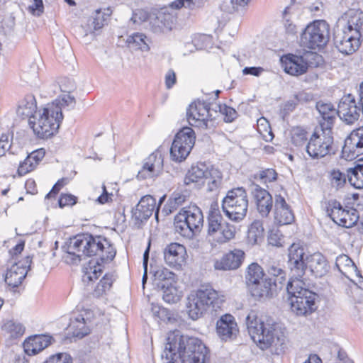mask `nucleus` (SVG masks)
Returning a JSON list of instances; mask_svg holds the SVG:
<instances>
[{
  "mask_svg": "<svg viewBox=\"0 0 363 363\" xmlns=\"http://www.w3.org/2000/svg\"><path fill=\"white\" fill-rule=\"evenodd\" d=\"M67 262L76 264L82 260V257H96V261L90 260L86 275L89 281L97 279L103 272L104 264L113 260L116 249L111 241L102 235H93L90 233L79 234L71 240L67 246Z\"/></svg>",
  "mask_w": 363,
  "mask_h": 363,
  "instance_id": "obj_1",
  "label": "nucleus"
},
{
  "mask_svg": "<svg viewBox=\"0 0 363 363\" xmlns=\"http://www.w3.org/2000/svg\"><path fill=\"white\" fill-rule=\"evenodd\" d=\"M245 320L250 335L262 350L272 345H281L284 343V333L273 318L267 316L258 318L256 313L252 311Z\"/></svg>",
  "mask_w": 363,
  "mask_h": 363,
  "instance_id": "obj_2",
  "label": "nucleus"
},
{
  "mask_svg": "<svg viewBox=\"0 0 363 363\" xmlns=\"http://www.w3.org/2000/svg\"><path fill=\"white\" fill-rule=\"evenodd\" d=\"M286 291L289 294L291 309L298 315L311 314L317 308L319 296L308 289L303 280L288 281Z\"/></svg>",
  "mask_w": 363,
  "mask_h": 363,
  "instance_id": "obj_3",
  "label": "nucleus"
},
{
  "mask_svg": "<svg viewBox=\"0 0 363 363\" xmlns=\"http://www.w3.org/2000/svg\"><path fill=\"white\" fill-rule=\"evenodd\" d=\"M199 338L184 335L181 331L176 330L168 333L162 358L165 363H174L180 359L182 363H191L189 353L191 349L196 347Z\"/></svg>",
  "mask_w": 363,
  "mask_h": 363,
  "instance_id": "obj_4",
  "label": "nucleus"
},
{
  "mask_svg": "<svg viewBox=\"0 0 363 363\" xmlns=\"http://www.w3.org/2000/svg\"><path fill=\"white\" fill-rule=\"evenodd\" d=\"M286 275L282 268L274 265L269 267L267 274L249 289L252 296L261 300L276 296L285 285Z\"/></svg>",
  "mask_w": 363,
  "mask_h": 363,
  "instance_id": "obj_5",
  "label": "nucleus"
},
{
  "mask_svg": "<svg viewBox=\"0 0 363 363\" xmlns=\"http://www.w3.org/2000/svg\"><path fill=\"white\" fill-rule=\"evenodd\" d=\"M201 209L195 204L183 207L174 217L176 231L182 236L191 239L199 233L203 225Z\"/></svg>",
  "mask_w": 363,
  "mask_h": 363,
  "instance_id": "obj_6",
  "label": "nucleus"
},
{
  "mask_svg": "<svg viewBox=\"0 0 363 363\" xmlns=\"http://www.w3.org/2000/svg\"><path fill=\"white\" fill-rule=\"evenodd\" d=\"M62 119V108L57 104H48L39 113L38 121H30V125L38 138L45 139L57 132Z\"/></svg>",
  "mask_w": 363,
  "mask_h": 363,
  "instance_id": "obj_7",
  "label": "nucleus"
},
{
  "mask_svg": "<svg viewBox=\"0 0 363 363\" xmlns=\"http://www.w3.org/2000/svg\"><path fill=\"white\" fill-rule=\"evenodd\" d=\"M223 211L231 220L239 222L246 216L248 208V197L243 187L229 190L222 200Z\"/></svg>",
  "mask_w": 363,
  "mask_h": 363,
  "instance_id": "obj_8",
  "label": "nucleus"
},
{
  "mask_svg": "<svg viewBox=\"0 0 363 363\" xmlns=\"http://www.w3.org/2000/svg\"><path fill=\"white\" fill-rule=\"evenodd\" d=\"M218 116L216 108L210 103L197 100L191 103L186 110V118L191 126L204 129L216 126V120Z\"/></svg>",
  "mask_w": 363,
  "mask_h": 363,
  "instance_id": "obj_9",
  "label": "nucleus"
},
{
  "mask_svg": "<svg viewBox=\"0 0 363 363\" xmlns=\"http://www.w3.org/2000/svg\"><path fill=\"white\" fill-rule=\"evenodd\" d=\"M330 38V25L325 20L309 23L301 34V44L311 50L321 49Z\"/></svg>",
  "mask_w": 363,
  "mask_h": 363,
  "instance_id": "obj_10",
  "label": "nucleus"
},
{
  "mask_svg": "<svg viewBox=\"0 0 363 363\" xmlns=\"http://www.w3.org/2000/svg\"><path fill=\"white\" fill-rule=\"evenodd\" d=\"M333 143V131L315 128L306 145V150L312 159H320L335 153Z\"/></svg>",
  "mask_w": 363,
  "mask_h": 363,
  "instance_id": "obj_11",
  "label": "nucleus"
},
{
  "mask_svg": "<svg viewBox=\"0 0 363 363\" xmlns=\"http://www.w3.org/2000/svg\"><path fill=\"white\" fill-rule=\"evenodd\" d=\"M321 56L316 52L305 51L302 55L287 54L281 57L282 67L286 73L299 76L305 74L309 67H317Z\"/></svg>",
  "mask_w": 363,
  "mask_h": 363,
  "instance_id": "obj_12",
  "label": "nucleus"
},
{
  "mask_svg": "<svg viewBox=\"0 0 363 363\" xmlns=\"http://www.w3.org/2000/svg\"><path fill=\"white\" fill-rule=\"evenodd\" d=\"M321 207L326 216L335 223L346 228L353 227L359 218V211L357 209L351 208L345 210L336 199L321 201Z\"/></svg>",
  "mask_w": 363,
  "mask_h": 363,
  "instance_id": "obj_13",
  "label": "nucleus"
},
{
  "mask_svg": "<svg viewBox=\"0 0 363 363\" xmlns=\"http://www.w3.org/2000/svg\"><path fill=\"white\" fill-rule=\"evenodd\" d=\"M208 234L213 235L217 232L221 234L217 238L219 243H225L233 239L235 233V228L227 222H223L218 202L214 201L211 204L208 216Z\"/></svg>",
  "mask_w": 363,
  "mask_h": 363,
  "instance_id": "obj_14",
  "label": "nucleus"
},
{
  "mask_svg": "<svg viewBox=\"0 0 363 363\" xmlns=\"http://www.w3.org/2000/svg\"><path fill=\"white\" fill-rule=\"evenodd\" d=\"M196 136L190 127H183L174 136L170 148L173 161L181 162L186 160L195 143Z\"/></svg>",
  "mask_w": 363,
  "mask_h": 363,
  "instance_id": "obj_15",
  "label": "nucleus"
},
{
  "mask_svg": "<svg viewBox=\"0 0 363 363\" xmlns=\"http://www.w3.org/2000/svg\"><path fill=\"white\" fill-rule=\"evenodd\" d=\"M333 40L337 50L345 55H352L360 46V38L345 30V26L342 24L335 26Z\"/></svg>",
  "mask_w": 363,
  "mask_h": 363,
  "instance_id": "obj_16",
  "label": "nucleus"
},
{
  "mask_svg": "<svg viewBox=\"0 0 363 363\" xmlns=\"http://www.w3.org/2000/svg\"><path fill=\"white\" fill-rule=\"evenodd\" d=\"M305 252L303 247L293 243L288 250V267L291 272L289 281L303 280L307 269V261L304 259Z\"/></svg>",
  "mask_w": 363,
  "mask_h": 363,
  "instance_id": "obj_17",
  "label": "nucleus"
},
{
  "mask_svg": "<svg viewBox=\"0 0 363 363\" xmlns=\"http://www.w3.org/2000/svg\"><path fill=\"white\" fill-rule=\"evenodd\" d=\"M315 108L319 116L317 117L318 125L315 128L333 131L337 117L339 116V108H335L331 102L320 100L316 102Z\"/></svg>",
  "mask_w": 363,
  "mask_h": 363,
  "instance_id": "obj_18",
  "label": "nucleus"
},
{
  "mask_svg": "<svg viewBox=\"0 0 363 363\" xmlns=\"http://www.w3.org/2000/svg\"><path fill=\"white\" fill-rule=\"evenodd\" d=\"M32 257H26L23 259L13 264L7 269L4 281L11 289L18 287L26 278L31 267Z\"/></svg>",
  "mask_w": 363,
  "mask_h": 363,
  "instance_id": "obj_19",
  "label": "nucleus"
},
{
  "mask_svg": "<svg viewBox=\"0 0 363 363\" xmlns=\"http://www.w3.org/2000/svg\"><path fill=\"white\" fill-rule=\"evenodd\" d=\"M163 162L164 159L160 151L153 152L144 160L142 168L138 172L137 179L143 180L159 177L163 172Z\"/></svg>",
  "mask_w": 363,
  "mask_h": 363,
  "instance_id": "obj_20",
  "label": "nucleus"
},
{
  "mask_svg": "<svg viewBox=\"0 0 363 363\" xmlns=\"http://www.w3.org/2000/svg\"><path fill=\"white\" fill-rule=\"evenodd\" d=\"M342 153L347 160H353L363 155V126L352 131L345 138Z\"/></svg>",
  "mask_w": 363,
  "mask_h": 363,
  "instance_id": "obj_21",
  "label": "nucleus"
},
{
  "mask_svg": "<svg viewBox=\"0 0 363 363\" xmlns=\"http://www.w3.org/2000/svg\"><path fill=\"white\" fill-rule=\"evenodd\" d=\"M361 106L352 94L344 96L339 103V116L347 124H353L359 116Z\"/></svg>",
  "mask_w": 363,
  "mask_h": 363,
  "instance_id": "obj_22",
  "label": "nucleus"
},
{
  "mask_svg": "<svg viewBox=\"0 0 363 363\" xmlns=\"http://www.w3.org/2000/svg\"><path fill=\"white\" fill-rule=\"evenodd\" d=\"M165 262L170 267L180 268L186 261V247L179 243L172 242L163 250Z\"/></svg>",
  "mask_w": 363,
  "mask_h": 363,
  "instance_id": "obj_23",
  "label": "nucleus"
},
{
  "mask_svg": "<svg viewBox=\"0 0 363 363\" xmlns=\"http://www.w3.org/2000/svg\"><path fill=\"white\" fill-rule=\"evenodd\" d=\"M238 328L234 317L230 314L222 315L216 323V333L225 342L236 338Z\"/></svg>",
  "mask_w": 363,
  "mask_h": 363,
  "instance_id": "obj_24",
  "label": "nucleus"
},
{
  "mask_svg": "<svg viewBox=\"0 0 363 363\" xmlns=\"http://www.w3.org/2000/svg\"><path fill=\"white\" fill-rule=\"evenodd\" d=\"M252 194L257 209L262 217H267L273 207V198L269 192L257 184H253Z\"/></svg>",
  "mask_w": 363,
  "mask_h": 363,
  "instance_id": "obj_25",
  "label": "nucleus"
},
{
  "mask_svg": "<svg viewBox=\"0 0 363 363\" xmlns=\"http://www.w3.org/2000/svg\"><path fill=\"white\" fill-rule=\"evenodd\" d=\"M245 259V252L234 249L225 254L220 259L214 262V268L217 270H234L240 267Z\"/></svg>",
  "mask_w": 363,
  "mask_h": 363,
  "instance_id": "obj_26",
  "label": "nucleus"
},
{
  "mask_svg": "<svg viewBox=\"0 0 363 363\" xmlns=\"http://www.w3.org/2000/svg\"><path fill=\"white\" fill-rule=\"evenodd\" d=\"M274 220L279 225L291 224L295 217L285 199L280 194L274 197Z\"/></svg>",
  "mask_w": 363,
  "mask_h": 363,
  "instance_id": "obj_27",
  "label": "nucleus"
},
{
  "mask_svg": "<svg viewBox=\"0 0 363 363\" xmlns=\"http://www.w3.org/2000/svg\"><path fill=\"white\" fill-rule=\"evenodd\" d=\"M52 342H54V338L51 335H35L24 341V351L28 355H35L50 345Z\"/></svg>",
  "mask_w": 363,
  "mask_h": 363,
  "instance_id": "obj_28",
  "label": "nucleus"
},
{
  "mask_svg": "<svg viewBox=\"0 0 363 363\" xmlns=\"http://www.w3.org/2000/svg\"><path fill=\"white\" fill-rule=\"evenodd\" d=\"M196 292L208 310L216 311L221 308L224 302L223 297L220 296L218 292L210 285H201Z\"/></svg>",
  "mask_w": 363,
  "mask_h": 363,
  "instance_id": "obj_29",
  "label": "nucleus"
},
{
  "mask_svg": "<svg viewBox=\"0 0 363 363\" xmlns=\"http://www.w3.org/2000/svg\"><path fill=\"white\" fill-rule=\"evenodd\" d=\"M152 258V262H153ZM150 273L154 277V284L160 289H167L175 284V274L164 267H158L150 263Z\"/></svg>",
  "mask_w": 363,
  "mask_h": 363,
  "instance_id": "obj_30",
  "label": "nucleus"
},
{
  "mask_svg": "<svg viewBox=\"0 0 363 363\" xmlns=\"http://www.w3.org/2000/svg\"><path fill=\"white\" fill-rule=\"evenodd\" d=\"M155 205V199L152 196H143L132 210V217L138 223L147 220L152 215Z\"/></svg>",
  "mask_w": 363,
  "mask_h": 363,
  "instance_id": "obj_31",
  "label": "nucleus"
},
{
  "mask_svg": "<svg viewBox=\"0 0 363 363\" xmlns=\"http://www.w3.org/2000/svg\"><path fill=\"white\" fill-rule=\"evenodd\" d=\"M307 268L315 277H323L330 269L326 257L320 252H315L306 257Z\"/></svg>",
  "mask_w": 363,
  "mask_h": 363,
  "instance_id": "obj_32",
  "label": "nucleus"
},
{
  "mask_svg": "<svg viewBox=\"0 0 363 363\" xmlns=\"http://www.w3.org/2000/svg\"><path fill=\"white\" fill-rule=\"evenodd\" d=\"M186 308L189 316L194 320H198L208 311L196 291L188 296Z\"/></svg>",
  "mask_w": 363,
  "mask_h": 363,
  "instance_id": "obj_33",
  "label": "nucleus"
},
{
  "mask_svg": "<svg viewBox=\"0 0 363 363\" xmlns=\"http://www.w3.org/2000/svg\"><path fill=\"white\" fill-rule=\"evenodd\" d=\"M45 155L44 149L40 148L30 153L23 162H21L18 168V174L23 176L33 170L39 162L43 159Z\"/></svg>",
  "mask_w": 363,
  "mask_h": 363,
  "instance_id": "obj_34",
  "label": "nucleus"
},
{
  "mask_svg": "<svg viewBox=\"0 0 363 363\" xmlns=\"http://www.w3.org/2000/svg\"><path fill=\"white\" fill-rule=\"evenodd\" d=\"M207 167L204 163L192 165L184 178V184L186 186L194 184L196 186L205 177Z\"/></svg>",
  "mask_w": 363,
  "mask_h": 363,
  "instance_id": "obj_35",
  "label": "nucleus"
},
{
  "mask_svg": "<svg viewBox=\"0 0 363 363\" xmlns=\"http://www.w3.org/2000/svg\"><path fill=\"white\" fill-rule=\"evenodd\" d=\"M336 24L345 26V30L351 32L359 38L363 36V13L362 12L350 16L347 21L344 19L339 20Z\"/></svg>",
  "mask_w": 363,
  "mask_h": 363,
  "instance_id": "obj_36",
  "label": "nucleus"
},
{
  "mask_svg": "<svg viewBox=\"0 0 363 363\" xmlns=\"http://www.w3.org/2000/svg\"><path fill=\"white\" fill-rule=\"evenodd\" d=\"M204 179L208 181L207 191L217 192L222 185L223 174L220 169L212 167L206 169Z\"/></svg>",
  "mask_w": 363,
  "mask_h": 363,
  "instance_id": "obj_37",
  "label": "nucleus"
},
{
  "mask_svg": "<svg viewBox=\"0 0 363 363\" xmlns=\"http://www.w3.org/2000/svg\"><path fill=\"white\" fill-rule=\"evenodd\" d=\"M347 179L354 188L363 189V158L357 160L354 167L347 169Z\"/></svg>",
  "mask_w": 363,
  "mask_h": 363,
  "instance_id": "obj_38",
  "label": "nucleus"
},
{
  "mask_svg": "<svg viewBox=\"0 0 363 363\" xmlns=\"http://www.w3.org/2000/svg\"><path fill=\"white\" fill-rule=\"evenodd\" d=\"M176 19L174 15L166 11H160L154 20L153 26L158 28L162 33L170 31L176 23Z\"/></svg>",
  "mask_w": 363,
  "mask_h": 363,
  "instance_id": "obj_39",
  "label": "nucleus"
},
{
  "mask_svg": "<svg viewBox=\"0 0 363 363\" xmlns=\"http://www.w3.org/2000/svg\"><path fill=\"white\" fill-rule=\"evenodd\" d=\"M189 355L191 363H208L210 359L208 347L199 339V342H196V347L191 349Z\"/></svg>",
  "mask_w": 363,
  "mask_h": 363,
  "instance_id": "obj_40",
  "label": "nucleus"
},
{
  "mask_svg": "<svg viewBox=\"0 0 363 363\" xmlns=\"http://www.w3.org/2000/svg\"><path fill=\"white\" fill-rule=\"evenodd\" d=\"M263 237L264 228L262 223L259 220H255L250 225L247 230V242L252 245H256L263 239Z\"/></svg>",
  "mask_w": 363,
  "mask_h": 363,
  "instance_id": "obj_41",
  "label": "nucleus"
},
{
  "mask_svg": "<svg viewBox=\"0 0 363 363\" xmlns=\"http://www.w3.org/2000/svg\"><path fill=\"white\" fill-rule=\"evenodd\" d=\"M266 275L262 267L257 263H252L250 264L245 275V280L249 289L251 288L252 285L255 284L257 281L262 279V277Z\"/></svg>",
  "mask_w": 363,
  "mask_h": 363,
  "instance_id": "obj_42",
  "label": "nucleus"
},
{
  "mask_svg": "<svg viewBox=\"0 0 363 363\" xmlns=\"http://www.w3.org/2000/svg\"><path fill=\"white\" fill-rule=\"evenodd\" d=\"M69 328L72 335L78 338H82L90 333V329L86 326L82 315H78L74 320H72Z\"/></svg>",
  "mask_w": 363,
  "mask_h": 363,
  "instance_id": "obj_43",
  "label": "nucleus"
},
{
  "mask_svg": "<svg viewBox=\"0 0 363 363\" xmlns=\"http://www.w3.org/2000/svg\"><path fill=\"white\" fill-rule=\"evenodd\" d=\"M1 329L11 339H18L25 333V327L21 323L11 320L6 321Z\"/></svg>",
  "mask_w": 363,
  "mask_h": 363,
  "instance_id": "obj_44",
  "label": "nucleus"
},
{
  "mask_svg": "<svg viewBox=\"0 0 363 363\" xmlns=\"http://www.w3.org/2000/svg\"><path fill=\"white\" fill-rule=\"evenodd\" d=\"M146 35L140 33H135L129 35L126 40V43L130 49L141 50L142 51H147L150 47L145 41Z\"/></svg>",
  "mask_w": 363,
  "mask_h": 363,
  "instance_id": "obj_45",
  "label": "nucleus"
},
{
  "mask_svg": "<svg viewBox=\"0 0 363 363\" xmlns=\"http://www.w3.org/2000/svg\"><path fill=\"white\" fill-rule=\"evenodd\" d=\"M37 105L35 97L33 95H28L21 101L18 106V112L26 117H34L36 113Z\"/></svg>",
  "mask_w": 363,
  "mask_h": 363,
  "instance_id": "obj_46",
  "label": "nucleus"
},
{
  "mask_svg": "<svg viewBox=\"0 0 363 363\" xmlns=\"http://www.w3.org/2000/svg\"><path fill=\"white\" fill-rule=\"evenodd\" d=\"M115 280L113 273H106L96 285L93 294L96 297H100L107 291H109Z\"/></svg>",
  "mask_w": 363,
  "mask_h": 363,
  "instance_id": "obj_47",
  "label": "nucleus"
},
{
  "mask_svg": "<svg viewBox=\"0 0 363 363\" xmlns=\"http://www.w3.org/2000/svg\"><path fill=\"white\" fill-rule=\"evenodd\" d=\"M208 0H175L170 4L174 9L186 8L191 11H196L203 8Z\"/></svg>",
  "mask_w": 363,
  "mask_h": 363,
  "instance_id": "obj_48",
  "label": "nucleus"
},
{
  "mask_svg": "<svg viewBox=\"0 0 363 363\" xmlns=\"http://www.w3.org/2000/svg\"><path fill=\"white\" fill-rule=\"evenodd\" d=\"M291 140L293 145L296 147H303L308 143V133L301 127H296L292 129Z\"/></svg>",
  "mask_w": 363,
  "mask_h": 363,
  "instance_id": "obj_49",
  "label": "nucleus"
},
{
  "mask_svg": "<svg viewBox=\"0 0 363 363\" xmlns=\"http://www.w3.org/2000/svg\"><path fill=\"white\" fill-rule=\"evenodd\" d=\"M186 200V196L179 193H174L168 199L167 203L163 208V211H165L167 214L172 213L179 206L182 205Z\"/></svg>",
  "mask_w": 363,
  "mask_h": 363,
  "instance_id": "obj_50",
  "label": "nucleus"
},
{
  "mask_svg": "<svg viewBox=\"0 0 363 363\" xmlns=\"http://www.w3.org/2000/svg\"><path fill=\"white\" fill-rule=\"evenodd\" d=\"M347 174L340 172L339 169H333L330 174V180L333 186L336 189L342 188L346 184Z\"/></svg>",
  "mask_w": 363,
  "mask_h": 363,
  "instance_id": "obj_51",
  "label": "nucleus"
},
{
  "mask_svg": "<svg viewBox=\"0 0 363 363\" xmlns=\"http://www.w3.org/2000/svg\"><path fill=\"white\" fill-rule=\"evenodd\" d=\"M216 108L218 113H220L224 116V121L227 123L233 122L238 116L233 108L225 104H216Z\"/></svg>",
  "mask_w": 363,
  "mask_h": 363,
  "instance_id": "obj_52",
  "label": "nucleus"
},
{
  "mask_svg": "<svg viewBox=\"0 0 363 363\" xmlns=\"http://www.w3.org/2000/svg\"><path fill=\"white\" fill-rule=\"evenodd\" d=\"M277 173L272 168H267L259 171L255 175V179L259 178L264 183L272 182L277 180Z\"/></svg>",
  "mask_w": 363,
  "mask_h": 363,
  "instance_id": "obj_53",
  "label": "nucleus"
},
{
  "mask_svg": "<svg viewBox=\"0 0 363 363\" xmlns=\"http://www.w3.org/2000/svg\"><path fill=\"white\" fill-rule=\"evenodd\" d=\"M251 0H230L231 8L229 9V13H238L243 14Z\"/></svg>",
  "mask_w": 363,
  "mask_h": 363,
  "instance_id": "obj_54",
  "label": "nucleus"
},
{
  "mask_svg": "<svg viewBox=\"0 0 363 363\" xmlns=\"http://www.w3.org/2000/svg\"><path fill=\"white\" fill-rule=\"evenodd\" d=\"M43 363H72V357L66 352L50 355Z\"/></svg>",
  "mask_w": 363,
  "mask_h": 363,
  "instance_id": "obj_55",
  "label": "nucleus"
},
{
  "mask_svg": "<svg viewBox=\"0 0 363 363\" xmlns=\"http://www.w3.org/2000/svg\"><path fill=\"white\" fill-rule=\"evenodd\" d=\"M13 135L9 138V135L7 134H1L0 137V158L6 155L7 152L11 154H13L11 151L12 145Z\"/></svg>",
  "mask_w": 363,
  "mask_h": 363,
  "instance_id": "obj_56",
  "label": "nucleus"
},
{
  "mask_svg": "<svg viewBox=\"0 0 363 363\" xmlns=\"http://www.w3.org/2000/svg\"><path fill=\"white\" fill-rule=\"evenodd\" d=\"M160 290L163 292V300L165 302L173 303L177 301V289L174 285L169 286L167 289Z\"/></svg>",
  "mask_w": 363,
  "mask_h": 363,
  "instance_id": "obj_57",
  "label": "nucleus"
},
{
  "mask_svg": "<svg viewBox=\"0 0 363 363\" xmlns=\"http://www.w3.org/2000/svg\"><path fill=\"white\" fill-rule=\"evenodd\" d=\"M77 201V197L70 194H62L58 200V204L60 208L65 206H73Z\"/></svg>",
  "mask_w": 363,
  "mask_h": 363,
  "instance_id": "obj_58",
  "label": "nucleus"
},
{
  "mask_svg": "<svg viewBox=\"0 0 363 363\" xmlns=\"http://www.w3.org/2000/svg\"><path fill=\"white\" fill-rule=\"evenodd\" d=\"M150 250V240L149 241L148 245H147V248L145 250L144 254H143V265L144 272H143V279H142V281H143V284H145V282L147 279L148 262H149Z\"/></svg>",
  "mask_w": 363,
  "mask_h": 363,
  "instance_id": "obj_59",
  "label": "nucleus"
},
{
  "mask_svg": "<svg viewBox=\"0 0 363 363\" xmlns=\"http://www.w3.org/2000/svg\"><path fill=\"white\" fill-rule=\"evenodd\" d=\"M303 94H296L294 95V99L287 101L284 105V111L286 113H289L293 111L298 102L302 99Z\"/></svg>",
  "mask_w": 363,
  "mask_h": 363,
  "instance_id": "obj_60",
  "label": "nucleus"
},
{
  "mask_svg": "<svg viewBox=\"0 0 363 363\" xmlns=\"http://www.w3.org/2000/svg\"><path fill=\"white\" fill-rule=\"evenodd\" d=\"M67 184V179L62 178L59 179L52 186V189L45 196V199H50L55 196L60 189Z\"/></svg>",
  "mask_w": 363,
  "mask_h": 363,
  "instance_id": "obj_61",
  "label": "nucleus"
},
{
  "mask_svg": "<svg viewBox=\"0 0 363 363\" xmlns=\"http://www.w3.org/2000/svg\"><path fill=\"white\" fill-rule=\"evenodd\" d=\"M165 86L167 89H172L177 82L176 73L172 69H169L164 77Z\"/></svg>",
  "mask_w": 363,
  "mask_h": 363,
  "instance_id": "obj_62",
  "label": "nucleus"
},
{
  "mask_svg": "<svg viewBox=\"0 0 363 363\" xmlns=\"http://www.w3.org/2000/svg\"><path fill=\"white\" fill-rule=\"evenodd\" d=\"M343 263L346 266H351L353 268H354L355 269H357V267L355 266L353 261L348 256L343 255H340V256L337 257V259H336V262H335L336 267L341 272H342V270L340 267V264H343Z\"/></svg>",
  "mask_w": 363,
  "mask_h": 363,
  "instance_id": "obj_63",
  "label": "nucleus"
},
{
  "mask_svg": "<svg viewBox=\"0 0 363 363\" xmlns=\"http://www.w3.org/2000/svg\"><path fill=\"white\" fill-rule=\"evenodd\" d=\"M29 8L34 15L40 16L44 11L43 0H33V4Z\"/></svg>",
  "mask_w": 363,
  "mask_h": 363,
  "instance_id": "obj_64",
  "label": "nucleus"
}]
</instances>
